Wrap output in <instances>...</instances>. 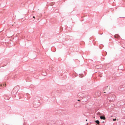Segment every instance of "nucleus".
I'll return each instance as SVG.
<instances>
[{
  "mask_svg": "<svg viewBox=\"0 0 125 125\" xmlns=\"http://www.w3.org/2000/svg\"><path fill=\"white\" fill-rule=\"evenodd\" d=\"M2 86V85L1 84H0V86Z\"/></svg>",
  "mask_w": 125,
  "mask_h": 125,
  "instance_id": "nucleus-9",
  "label": "nucleus"
},
{
  "mask_svg": "<svg viewBox=\"0 0 125 125\" xmlns=\"http://www.w3.org/2000/svg\"><path fill=\"white\" fill-rule=\"evenodd\" d=\"M87 121V119H86V121Z\"/></svg>",
  "mask_w": 125,
  "mask_h": 125,
  "instance_id": "nucleus-15",
  "label": "nucleus"
},
{
  "mask_svg": "<svg viewBox=\"0 0 125 125\" xmlns=\"http://www.w3.org/2000/svg\"><path fill=\"white\" fill-rule=\"evenodd\" d=\"M118 37H119V36L118 35H115V38Z\"/></svg>",
  "mask_w": 125,
  "mask_h": 125,
  "instance_id": "nucleus-5",
  "label": "nucleus"
},
{
  "mask_svg": "<svg viewBox=\"0 0 125 125\" xmlns=\"http://www.w3.org/2000/svg\"><path fill=\"white\" fill-rule=\"evenodd\" d=\"M100 118L101 119L105 120V118L104 116H100Z\"/></svg>",
  "mask_w": 125,
  "mask_h": 125,
  "instance_id": "nucleus-2",
  "label": "nucleus"
},
{
  "mask_svg": "<svg viewBox=\"0 0 125 125\" xmlns=\"http://www.w3.org/2000/svg\"><path fill=\"white\" fill-rule=\"evenodd\" d=\"M75 106V107H77V106Z\"/></svg>",
  "mask_w": 125,
  "mask_h": 125,
  "instance_id": "nucleus-14",
  "label": "nucleus"
},
{
  "mask_svg": "<svg viewBox=\"0 0 125 125\" xmlns=\"http://www.w3.org/2000/svg\"><path fill=\"white\" fill-rule=\"evenodd\" d=\"M78 101H80V100H78Z\"/></svg>",
  "mask_w": 125,
  "mask_h": 125,
  "instance_id": "nucleus-13",
  "label": "nucleus"
},
{
  "mask_svg": "<svg viewBox=\"0 0 125 125\" xmlns=\"http://www.w3.org/2000/svg\"><path fill=\"white\" fill-rule=\"evenodd\" d=\"M95 68L97 69H101V67H100L99 66H97L95 67Z\"/></svg>",
  "mask_w": 125,
  "mask_h": 125,
  "instance_id": "nucleus-3",
  "label": "nucleus"
},
{
  "mask_svg": "<svg viewBox=\"0 0 125 125\" xmlns=\"http://www.w3.org/2000/svg\"><path fill=\"white\" fill-rule=\"evenodd\" d=\"M116 120V119H113V121H115V120Z\"/></svg>",
  "mask_w": 125,
  "mask_h": 125,
  "instance_id": "nucleus-7",
  "label": "nucleus"
},
{
  "mask_svg": "<svg viewBox=\"0 0 125 125\" xmlns=\"http://www.w3.org/2000/svg\"><path fill=\"white\" fill-rule=\"evenodd\" d=\"M119 104H120V105H122V104H121V103H120Z\"/></svg>",
  "mask_w": 125,
  "mask_h": 125,
  "instance_id": "nucleus-10",
  "label": "nucleus"
},
{
  "mask_svg": "<svg viewBox=\"0 0 125 125\" xmlns=\"http://www.w3.org/2000/svg\"><path fill=\"white\" fill-rule=\"evenodd\" d=\"M124 108H123V110H122V111H124V112H125V110H124Z\"/></svg>",
  "mask_w": 125,
  "mask_h": 125,
  "instance_id": "nucleus-6",
  "label": "nucleus"
},
{
  "mask_svg": "<svg viewBox=\"0 0 125 125\" xmlns=\"http://www.w3.org/2000/svg\"><path fill=\"white\" fill-rule=\"evenodd\" d=\"M100 95V93H99V95H98V96H99Z\"/></svg>",
  "mask_w": 125,
  "mask_h": 125,
  "instance_id": "nucleus-12",
  "label": "nucleus"
},
{
  "mask_svg": "<svg viewBox=\"0 0 125 125\" xmlns=\"http://www.w3.org/2000/svg\"><path fill=\"white\" fill-rule=\"evenodd\" d=\"M33 18H35V17H34V16H33Z\"/></svg>",
  "mask_w": 125,
  "mask_h": 125,
  "instance_id": "nucleus-11",
  "label": "nucleus"
},
{
  "mask_svg": "<svg viewBox=\"0 0 125 125\" xmlns=\"http://www.w3.org/2000/svg\"><path fill=\"white\" fill-rule=\"evenodd\" d=\"M35 103L34 104L33 107L35 108H36L39 106L40 105V102H34Z\"/></svg>",
  "mask_w": 125,
  "mask_h": 125,
  "instance_id": "nucleus-1",
  "label": "nucleus"
},
{
  "mask_svg": "<svg viewBox=\"0 0 125 125\" xmlns=\"http://www.w3.org/2000/svg\"><path fill=\"white\" fill-rule=\"evenodd\" d=\"M95 122L97 124H99L100 123V122L99 120H97L95 121Z\"/></svg>",
  "mask_w": 125,
  "mask_h": 125,
  "instance_id": "nucleus-4",
  "label": "nucleus"
},
{
  "mask_svg": "<svg viewBox=\"0 0 125 125\" xmlns=\"http://www.w3.org/2000/svg\"><path fill=\"white\" fill-rule=\"evenodd\" d=\"M6 83H5V84H4L3 85L4 86L5 85V86H6Z\"/></svg>",
  "mask_w": 125,
  "mask_h": 125,
  "instance_id": "nucleus-8",
  "label": "nucleus"
}]
</instances>
